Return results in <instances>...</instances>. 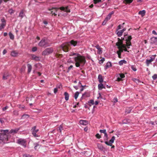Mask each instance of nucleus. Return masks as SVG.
I'll use <instances>...</instances> for the list:
<instances>
[{
  "instance_id": "f257e3e1",
  "label": "nucleus",
  "mask_w": 157,
  "mask_h": 157,
  "mask_svg": "<svg viewBox=\"0 0 157 157\" xmlns=\"http://www.w3.org/2000/svg\"><path fill=\"white\" fill-rule=\"evenodd\" d=\"M118 41L116 43V45L118 47L119 50L117 51V53L118 57L121 58V52L124 51L129 52L128 51V49L129 48V46L131 45L130 40L132 39V37L131 36H129L126 38L125 40V44H123L122 41L119 38H118Z\"/></svg>"
},
{
  "instance_id": "f03ea898",
  "label": "nucleus",
  "mask_w": 157,
  "mask_h": 157,
  "mask_svg": "<svg viewBox=\"0 0 157 157\" xmlns=\"http://www.w3.org/2000/svg\"><path fill=\"white\" fill-rule=\"evenodd\" d=\"M69 55L71 56H75L73 59L75 63V66L77 67H83L86 63V60L85 57L78 53L71 52Z\"/></svg>"
},
{
  "instance_id": "7ed1b4c3",
  "label": "nucleus",
  "mask_w": 157,
  "mask_h": 157,
  "mask_svg": "<svg viewBox=\"0 0 157 157\" xmlns=\"http://www.w3.org/2000/svg\"><path fill=\"white\" fill-rule=\"evenodd\" d=\"M19 129H11L10 131L8 130H1V132L2 133L1 135L0 139L5 143H7L8 139L10 138V134L12 135L16 133Z\"/></svg>"
},
{
  "instance_id": "20e7f679",
  "label": "nucleus",
  "mask_w": 157,
  "mask_h": 157,
  "mask_svg": "<svg viewBox=\"0 0 157 157\" xmlns=\"http://www.w3.org/2000/svg\"><path fill=\"white\" fill-rule=\"evenodd\" d=\"M77 41L72 40L70 42L65 43L62 44L60 47L64 51L67 52L68 51L69 47L70 46V44L74 46H75L77 45Z\"/></svg>"
},
{
  "instance_id": "39448f33",
  "label": "nucleus",
  "mask_w": 157,
  "mask_h": 157,
  "mask_svg": "<svg viewBox=\"0 0 157 157\" xmlns=\"http://www.w3.org/2000/svg\"><path fill=\"white\" fill-rule=\"evenodd\" d=\"M59 9L67 12H70V10L68 8V6L66 7H61L60 8H52L51 9H49V10L51 11V13L54 16H56L57 15V14L56 12Z\"/></svg>"
},
{
  "instance_id": "423d86ee",
  "label": "nucleus",
  "mask_w": 157,
  "mask_h": 157,
  "mask_svg": "<svg viewBox=\"0 0 157 157\" xmlns=\"http://www.w3.org/2000/svg\"><path fill=\"white\" fill-rule=\"evenodd\" d=\"M53 51V49L52 48H48L42 52V55L43 56L48 55L52 53Z\"/></svg>"
},
{
  "instance_id": "0eeeda50",
  "label": "nucleus",
  "mask_w": 157,
  "mask_h": 157,
  "mask_svg": "<svg viewBox=\"0 0 157 157\" xmlns=\"http://www.w3.org/2000/svg\"><path fill=\"white\" fill-rule=\"evenodd\" d=\"M39 46L43 47L44 46H48L50 45L48 44L47 39H43L38 44Z\"/></svg>"
},
{
  "instance_id": "6e6552de",
  "label": "nucleus",
  "mask_w": 157,
  "mask_h": 157,
  "mask_svg": "<svg viewBox=\"0 0 157 157\" xmlns=\"http://www.w3.org/2000/svg\"><path fill=\"white\" fill-rule=\"evenodd\" d=\"M17 143L22 146L24 147H25L26 146V141L25 139H19L17 140Z\"/></svg>"
},
{
  "instance_id": "1a4fd4ad",
  "label": "nucleus",
  "mask_w": 157,
  "mask_h": 157,
  "mask_svg": "<svg viewBox=\"0 0 157 157\" xmlns=\"http://www.w3.org/2000/svg\"><path fill=\"white\" fill-rule=\"evenodd\" d=\"M155 56H156L155 55L152 56L150 57V59H146V63L147 66H148L149 65L150 63H151V62L153 61L154 60V59H155Z\"/></svg>"
},
{
  "instance_id": "9d476101",
  "label": "nucleus",
  "mask_w": 157,
  "mask_h": 157,
  "mask_svg": "<svg viewBox=\"0 0 157 157\" xmlns=\"http://www.w3.org/2000/svg\"><path fill=\"white\" fill-rule=\"evenodd\" d=\"M36 126H34L31 129V131L32 132V133L35 137H38V136L36 134V133L39 131V129H36Z\"/></svg>"
},
{
  "instance_id": "9b49d317",
  "label": "nucleus",
  "mask_w": 157,
  "mask_h": 157,
  "mask_svg": "<svg viewBox=\"0 0 157 157\" xmlns=\"http://www.w3.org/2000/svg\"><path fill=\"white\" fill-rule=\"evenodd\" d=\"M117 79L116 80L117 81H120L122 80V78L125 77L123 73L118 74L117 75Z\"/></svg>"
},
{
  "instance_id": "f8f14e48",
  "label": "nucleus",
  "mask_w": 157,
  "mask_h": 157,
  "mask_svg": "<svg viewBox=\"0 0 157 157\" xmlns=\"http://www.w3.org/2000/svg\"><path fill=\"white\" fill-rule=\"evenodd\" d=\"M97 49V53L98 54H101L102 53V48L98 45H97L95 47Z\"/></svg>"
},
{
  "instance_id": "ddd939ff",
  "label": "nucleus",
  "mask_w": 157,
  "mask_h": 157,
  "mask_svg": "<svg viewBox=\"0 0 157 157\" xmlns=\"http://www.w3.org/2000/svg\"><path fill=\"white\" fill-rule=\"evenodd\" d=\"M126 29L124 28L122 30L118 31V30H117L116 32L118 36H121L122 35L123 33L126 30Z\"/></svg>"
},
{
  "instance_id": "4468645a",
  "label": "nucleus",
  "mask_w": 157,
  "mask_h": 157,
  "mask_svg": "<svg viewBox=\"0 0 157 157\" xmlns=\"http://www.w3.org/2000/svg\"><path fill=\"white\" fill-rule=\"evenodd\" d=\"M114 13L113 11H112L109 13L106 16L105 19V21L106 22L107 21L109 20L111 18L112 15Z\"/></svg>"
},
{
  "instance_id": "2eb2a0df",
  "label": "nucleus",
  "mask_w": 157,
  "mask_h": 157,
  "mask_svg": "<svg viewBox=\"0 0 157 157\" xmlns=\"http://www.w3.org/2000/svg\"><path fill=\"white\" fill-rule=\"evenodd\" d=\"M31 57L33 60L35 61H38L40 60V57L37 56L36 55L32 54L31 55Z\"/></svg>"
},
{
  "instance_id": "dca6fc26",
  "label": "nucleus",
  "mask_w": 157,
  "mask_h": 157,
  "mask_svg": "<svg viewBox=\"0 0 157 157\" xmlns=\"http://www.w3.org/2000/svg\"><path fill=\"white\" fill-rule=\"evenodd\" d=\"M79 123L81 124L86 125L88 124V122L85 120H81L79 121Z\"/></svg>"
},
{
  "instance_id": "f3484780",
  "label": "nucleus",
  "mask_w": 157,
  "mask_h": 157,
  "mask_svg": "<svg viewBox=\"0 0 157 157\" xmlns=\"http://www.w3.org/2000/svg\"><path fill=\"white\" fill-rule=\"evenodd\" d=\"M151 42L152 43H157V37H153L151 38Z\"/></svg>"
},
{
  "instance_id": "a211bd4d",
  "label": "nucleus",
  "mask_w": 157,
  "mask_h": 157,
  "mask_svg": "<svg viewBox=\"0 0 157 157\" xmlns=\"http://www.w3.org/2000/svg\"><path fill=\"white\" fill-rule=\"evenodd\" d=\"M27 67L28 68V73H29L31 72L32 70V65L29 64H28L27 65Z\"/></svg>"
},
{
  "instance_id": "6ab92c4d",
  "label": "nucleus",
  "mask_w": 157,
  "mask_h": 157,
  "mask_svg": "<svg viewBox=\"0 0 157 157\" xmlns=\"http://www.w3.org/2000/svg\"><path fill=\"white\" fill-rule=\"evenodd\" d=\"M112 66L111 63L110 62H108L105 66V69L111 67Z\"/></svg>"
},
{
  "instance_id": "aec40b11",
  "label": "nucleus",
  "mask_w": 157,
  "mask_h": 157,
  "mask_svg": "<svg viewBox=\"0 0 157 157\" xmlns=\"http://www.w3.org/2000/svg\"><path fill=\"white\" fill-rule=\"evenodd\" d=\"M145 11L144 10H143L140 11L138 13V14L140 15L142 17H143L145 15Z\"/></svg>"
},
{
  "instance_id": "412c9836",
  "label": "nucleus",
  "mask_w": 157,
  "mask_h": 157,
  "mask_svg": "<svg viewBox=\"0 0 157 157\" xmlns=\"http://www.w3.org/2000/svg\"><path fill=\"white\" fill-rule=\"evenodd\" d=\"M18 54V52L16 51H13L11 52V55L13 56H16Z\"/></svg>"
},
{
  "instance_id": "4be33fe9",
  "label": "nucleus",
  "mask_w": 157,
  "mask_h": 157,
  "mask_svg": "<svg viewBox=\"0 0 157 157\" xmlns=\"http://www.w3.org/2000/svg\"><path fill=\"white\" fill-rule=\"evenodd\" d=\"M98 81L100 83H102L103 82V80L102 78V76L101 75H98Z\"/></svg>"
},
{
  "instance_id": "5701e85b",
  "label": "nucleus",
  "mask_w": 157,
  "mask_h": 157,
  "mask_svg": "<svg viewBox=\"0 0 157 157\" xmlns=\"http://www.w3.org/2000/svg\"><path fill=\"white\" fill-rule=\"evenodd\" d=\"M98 88L99 90H101L103 88H105V87L101 83L99 84L98 86Z\"/></svg>"
},
{
  "instance_id": "b1692460",
  "label": "nucleus",
  "mask_w": 157,
  "mask_h": 157,
  "mask_svg": "<svg viewBox=\"0 0 157 157\" xmlns=\"http://www.w3.org/2000/svg\"><path fill=\"white\" fill-rule=\"evenodd\" d=\"M9 76V74L8 73H5L3 76V79L4 80L6 79Z\"/></svg>"
},
{
  "instance_id": "393cba45",
  "label": "nucleus",
  "mask_w": 157,
  "mask_h": 157,
  "mask_svg": "<svg viewBox=\"0 0 157 157\" xmlns=\"http://www.w3.org/2000/svg\"><path fill=\"white\" fill-rule=\"evenodd\" d=\"M64 95H65V98L66 101H67L69 99V94L67 92H65L64 93Z\"/></svg>"
},
{
  "instance_id": "a878e982",
  "label": "nucleus",
  "mask_w": 157,
  "mask_h": 157,
  "mask_svg": "<svg viewBox=\"0 0 157 157\" xmlns=\"http://www.w3.org/2000/svg\"><path fill=\"white\" fill-rule=\"evenodd\" d=\"M130 122V120L129 119H126L124 120L123 121V123L124 124H127Z\"/></svg>"
},
{
  "instance_id": "bb28decb",
  "label": "nucleus",
  "mask_w": 157,
  "mask_h": 157,
  "mask_svg": "<svg viewBox=\"0 0 157 157\" xmlns=\"http://www.w3.org/2000/svg\"><path fill=\"white\" fill-rule=\"evenodd\" d=\"M88 103L89 106H91L92 105H93L94 104V100H91L89 101Z\"/></svg>"
},
{
  "instance_id": "cd10ccee",
  "label": "nucleus",
  "mask_w": 157,
  "mask_h": 157,
  "mask_svg": "<svg viewBox=\"0 0 157 157\" xmlns=\"http://www.w3.org/2000/svg\"><path fill=\"white\" fill-rule=\"evenodd\" d=\"M126 61L124 60H122L120 61L119 62V64L120 65H122L124 63H126Z\"/></svg>"
},
{
  "instance_id": "c85d7f7f",
  "label": "nucleus",
  "mask_w": 157,
  "mask_h": 157,
  "mask_svg": "<svg viewBox=\"0 0 157 157\" xmlns=\"http://www.w3.org/2000/svg\"><path fill=\"white\" fill-rule=\"evenodd\" d=\"M25 15L24 13L23 10H22L20 12L19 14V17H20L21 18H23Z\"/></svg>"
},
{
  "instance_id": "c756f323",
  "label": "nucleus",
  "mask_w": 157,
  "mask_h": 157,
  "mask_svg": "<svg viewBox=\"0 0 157 157\" xmlns=\"http://www.w3.org/2000/svg\"><path fill=\"white\" fill-rule=\"evenodd\" d=\"M6 25V23H2L0 25V29L2 30L4 29Z\"/></svg>"
},
{
  "instance_id": "7c9ffc66",
  "label": "nucleus",
  "mask_w": 157,
  "mask_h": 157,
  "mask_svg": "<svg viewBox=\"0 0 157 157\" xmlns=\"http://www.w3.org/2000/svg\"><path fill=\"white\" fill-rule=\"evenodd\" d=\"M10 38L11 40H13L14 39V36L12 33L11 32H10L9 33Z\"/></svg>"
},
{
  "instance_id": "2f4dec72",
  "label": "nucleus",
  "mask_w": 157,
  "mask_h": 157,
  "mask_svg": "<svg viewBox=\"0 0 157 157\" xmlns=\"http://www.w3.org/2000/svg\"><path fill=\"white\" fill-rule=\"evenodd\" d=\"M34 145H35L34 148L35 150H36L39 148L40 145L39 144L36 143L34 144Z\"/></svg>"
},
{
  "instance_id": "473e14b6",
  "label": "nucleus",
  "mask_w": 157,
  "mask_h": 157,
  "mask_svg": "<svg viewBox=\"0 0 157 157\" xmlns=\"http://www.w3.org/2000/svg\"><path fill=\"white\" fill-rule=\"evenodd\" d=\"M132 109L131 108H127L126 109L125 113H129L131 111Z\"/></svg>"
},
{
  "instance_id": "72a5a7b5",
  "label": "nucleus",
  "mask_w": 157,
  "mask_h": 157,
  "mask_svg": "<svg viewBox=\"0 0 157 157\" xmlns=\"http://www.w3.org/2000/svg\"><path fill=\"white\" fill-rule=\"evenodd\" d=\"M115 139V137L114 136H113L112 138H111V139L109 141L110 142H111L112 143H113L114 140Z\"/></svg>"
},
{
  "instance_id": "f704fd0d",
  "label": "nucleus",
  "mask_w": 157,
  "mask_h": 157,
  "mask_svg": "<svg viewBox=\"0 0 157 157\" xmlns=\"http://www.w3.org/2000/svg\"><path fill=\"white\" fill-rule=\"evenodd\" d=\"M79 94V93L78 91L76 92L75 93L74 97H75V99H77V98H78V96Z\"/></svg>"
},
{
  "instance_id": "c9c22d12",
  "label": "nucleus",
  "mask_w": 157,
  "mask_h": 157,
  "mask_svg": "<svg viewBox=\"0 0 157 157\" xmlns=\"http://www.w3.org/2000/svg\"><path fill=\"white\" fill-rule=\"evenodd\" d=\"M105 143L107 145H108L110 146H112V144L111 142H110V141H105Z\"/></svg>"
},
{
  "instance_id": "e433bc0d",
  "label": "nucleus",
  "mask_w": 157,
  "mask_h": 157,
  "mask_svg": "<svg viewBox=\"0 0 157 157\" xmlns=\"http://www.w3.org/2000/svg\"><path fill=\"white\" fill-rule=\"evenodd\" d=\"M29 116L28 114H24L22 117V119H25L26 118H28L29 117Z\"/></svg>"
},
{
  "instance_id": "4c0bfd02",
  "label": "nucleus",
  "mask_w": 157,
  "mask_h": 157,
  "mask_svg": "<svg viewBox=\"0 0 157 157\" xmlns=\"http://www.w3.org/2000/svg\"><path fill=\"white\" fill-rule=\"evenodd\" d=\"M131 68L134 71H136L137 70V69H136V67L134 65L131 66Z\"/></svg>"
},
{
  "instance_id": "58836bf2",
  "label": "nucleus",
  "mask_w": 157,
  "mask_h": 157,
  "mask_svg": "<svg viewBox=\"0 0 157 157\" xmlns=\"http://www.w3.org/2000/svg\"><path fill=\"white\" fill-rule=\"evenodd\" d=\"M105 58H102L100 60H99V63L100 64H102L103 63V62L105 61Z\"/></svg>"
},
{
  "instance_id": "ea45409f",
  "label": "nucleus",
  "mask_w": 157,
  "mask_h": 157,
  "mask_svg": "<svg viewBox=\"0 0 157 157\" xmlns=\"http://www.w3.org/2000/svg\"><path fill=\"white\" fill-rule=\"evenodd\" d=\"M23 157H33V156L28 154H24L23 155Z\"/></svg>"
},
{
  "instance_id": "a19ab883",
  "label": "nucleus",
  "mask_w": 157,
  "mask_h": 157,
  "mask_svg": "<svg viewBox=\"0 0 157 157\" xmlns=\"http://www.w3.org/2000/svg\"><path fill=\"white\" fill-rule=\"evenodd\" d=\"M153 80H155L157 78V74H155L152 77Z\"/></svg>"
},
{
  "instance_id": "79ce46f5",
  "label": "nucleus",
  "mask_w": 157,
  "mask_h": 157,
  "mask_svg": "<svg viewBox=\"0 0 157 157\" xmlns=\"http://www.w3.org/2000/svg\"><path fill=\"white\" fill-rule=\"evenodd\" d=\"M124 1L127 3H130L132 2L133 0H124Z\"/></svg>"
},
{
  "instance_id": "37998d69",
  "label": "nucleus",
  "mask_w": 157,
  "mask_h": 157,
  "mask_svg": "<svg viewBox=\"0 0 157 157\" xmlns=\"http://www.w3.org/2000/svg\"><path fill=\"white\" fill-rule=\"evenodd\" d=\"M101 0H94L95 4L99 2H101Z\"/></svg>"
},
{
  "instance_id": "c03bdc74",
  "label": "nucleus",
  "mask_w": 157,
  "mask_h": 157,
  "mask_svg": "<svg viewBox=\"0 0 157 157\" xmlns=\"http://www.w3.org/2000/svg\"><path fill=\"white\" fill-rule=\"evenodd\" d=\"M89 94L86 93H85L84 94H83L82 95V98L84 96H86V97H88L89 96Z\"/></svg>"
},
{
  "instance_id": "a18cd8bd",
  "label": "nucleus",
  "mask_w": 157,
  "mask_h": 157,
  "mask_svg": "<svg viewBox=\"0 0 157 157\" xmlns=\"http://www.w3.org/2000/svg\"><path fill=\"white\" fill-rule=\"evenodd\" d=\"M100 132L101 133H102L105 134L106 132V130L105 129L100 130Z\"/></svg>"
},
{
  "instance_id": "49530a36",
  "label": "nucleus",
  "mask_w": 157,
  "mask_h": 157,
  "mask_svg": "<svg viewBox=\"0 0 157 157\" xmlns=\"http://www.w3.org/2000/svg\"><path fill=\"white\" fill-rule=\"evenodd\" d=\"M37 47H33L32 49V51L33 52L36 51L37 50Z\"/></svg>"
},
{
  "instance_id": "de8ad7c7",
  "label": "nucleus",
  "mask_w": 157,
  "mask_h": 157,
  "mask_svg": "<svg viewBox=\"0 0 157 157\" xmlns=\"http://www.w3.org/2000/svg\"><path fill=\"white\" fill-rule=\"evenodd\" d=\"M113 101L114 103H115L118 101V100L117 98H114L113 99Z\"/></svg>"
},
{
  "instance_id": "09e8293b",
  "label": "nucleus",
  "mask_w": 157,
  "mask_h": 157,
  "mask_svg": "<svg viewBox=\"0 0 157 157\" xmlns=\"http://www.w3.org/2000/svg\"><path fill=\"white\" fill-rule=\"evenodd\" d=\"M63 129V126L62 125L59 126V130L60 131V132H61L62 130Z\"/></svg>"
},
{
  "instance_id": "8fccbe9b",
  "label": "nucleus",
  "mask_w": 157,
  "mask_h": 157,
  "mask_svg": "<svg viewBox=\"0 0 157 157\" xmlns=\"http://www.w3.org/2000/svg\"><path fill=\"white\" fill-rule=\"evenodd\" d=\"M9 12L10 14H12L14 12L13 10L12 9H10L9 10Z\"/></svg>"
},
{
  "instance_id": "3c124183",
  "label": "nucleus",
  "mask_w": 157,
  "mask_h": 157,
  "mask_svg": "<svg viewBox=\"0 0 157 157\" xmlns=\"http://www.w3.org/2000/svg\"><path fill=\"white\" fill-rule=\"evenodd\" d=\"M1 21L2 23H6V21L4 18H2L1 19Z\"/></svg>"
},
{
  "instance_id": "603ef678",
  "label": "nucleus",
  "mask_w": 157,
  "mask_h": 157,
  "mask_svg": "<svg viewBox=\"0 0 157 157\" xmlns=\"http://www.w3.org/2000/svg\"><path fill=\"white\" fill-rule=\"evenodd\" d=\"M96 137L98 139H100L101 138V136L98 133L96 135Z\"/></svg>"
},
{
  "instance_id": "864d4df0",
  "label": "nucleus",
  "mask_w": 157,
  "mask_h": 157,
  "mask_svg": "<svg viewBox=\"0 0 157 157\" xmlns=\"http://www.w3.org/2000/svg\"><path fill=\"white\" fill-rule=\"evenodd\" d=\"M25 67H23L21 69V72H24L25 70Z\"/></svg>"
},
{
  "instance_id": "5fc2aeb1",
  "label": "nucleus",
  "mask_w": 157,
  "mask_h": 157,
  "mask_svg": "<svg viewBox=\"0 0 157 157\" xmlns=\"http://www.w3.org/2000/svg\"><path fill=\"white\" fill-rule=\"evenodd\" d=\"M8 108V107L7 106H6L5 107L3 108H2V110L3 111H4L6 110V109H7Z\"/></svg>"
},
{
  "instance_id": "6e6d98bb",
  "label": "nucleus",
  "mask_w": 157,
  "mask_h": 157,
  "mask_svg": "<svg viewBox=\"0 0 157 157\" xmlns=\"http://www.w3.org/2000/svg\"><path fill=\"white\" fill-rule=\"evenodd\" d=\"M57 91H58V90H57V88H56L54 89V93L56 94Z\"/></svg>"
},
{
  "instance_id": "4d7b16f0",
  "label": "nucleus",
  "mask_w": 157,
  "mask_h": 157,
  "mask_svg": "<svg viewBox=\"0 0 157 157\" xmlns=\"http://www.w3.org/2000/svg\"><path fill=\"white\" fill-rule=\"evenodd\" d=\"M134 81L137 83H138L139 82V80L138 79L136 78H135L134 80Z\"/></svg>"
},
{
  "instance_id": "13d9d810",
  "label": "nucleus",
  "mask_w": 157,
  "mask_h": 157,
  "mask_svg": "<svg viewBox=\"0 0 157 157\" xmlns=\"http://www.w3.org/2000/svg\"><path fill=\"white\" fill-rule=\"evenodd\" d=\"M6 52H7L6 50L5 49H4L3 50L2 53H3V55H5L6 53Z\"/></svg>"
},
{
  "instance_id": "bf43d9fd",
  "label": "nucleus",
  "mask_w": 157,
  "mask_h": 157,
  "mask_svg": "<svg viewBox=\"0 0 157 157\" xmlns=\"http://www.w3.org/2000/svg\"><path fill=\"white\" fill-rule=\"evenodd\" d=\"M152 33L153 34L155 35H157V33L156 31L155 30H153L152 32Z\"/></svg>"
},
{
  "instance_id": "052dcab7",
  "label": "nucleus",
  "mask_w": 157,
  "mask_h": 157,
  "mask_svg": "<svg viewBox=\"0 0 157 157\" xmlns=\"http://www.w3.org/2000/svg\"><path fill=\"white\" fill-rule=\"evenodd\" d=\"M121 25H119L117 27V30H119L121 29Z\"/></svg>"
},
{
  "instance_id": "680f3d73",
  "label": "nucleus",
  "mask_w": 157,
  "mask_h": 157,
  "mask_svg": "<svg viewBox=\"0 0 157 157\" xmlns=\"http://www.w3.org/2000/svg\"><path fill=\"white\" fill-rule=\"evenodd\" d=\"M73 67V66L72 65L70 66L68 68V70H70Z\"/></svg>"
},
{
  "instance_id": "e2e57ef3",
  "label": "nucleus",
  "mask_w": 157,
  "mask_h": 157,
  "mask_svg": "<svg viewBox=\"0 0 157 157\" xmlns=\"http://www.w3.org/2000/svg\"><path fill=\"white\" fill-rule=\"evenodd\" d=\"M79 104V102H78L76 105H74L73 107L74 108H76L77 106V105H78Z\"/></svg>"
},
{
  "instance_id": "0e129e2a",
  "label": "nucleus",
  "mask_w": 157,
  "mask_h": 157,
  "mask_svg": "<svg viewBox=\"0 0 157 157\" xmlns=\"http://www.w3.org/2000/svg\"><path fill=\"white\" fill-rule=\"evenodd\" d=\"M13 113L14 115H17V112L16 111H14L13 112Z\"/></svg>"
},
{
  "instance_id": "69168bd1",
  "label": "nucleus",
  "mask_w": 157,
  "mask_h": 157,
  "mask_svg": "<svg viewBox=\"0 0 157 157\" xmlns=\"http://www.w3.org/2000/svg\"><path fill=\"white\" fill-rule=\"evenodd\" d=\"M61 87V85H60L59 86H57L56 88H57H57H60Z\"/></svg>"
},
{
  "instance_id": "338daca9",
  "label": "nucleus",
  "mask_w": 157,
  "mask_h": 157,
  "mask_svg": "<svg viewBox=\"0 0 157 157\" xmlns=\"http://www.w3.org/2000/svg\"><path fill=\"white\" fill-rule=\"evenodd\" d=\"M98 103V101H96L95 102H94L95 104V105H97Z\"/></svg>"
},
{
  "instance_id": "774afa93",
  "label": "nucleus",
  "mask_w": 157,
  "mask_h": 157,
  "mask_svg": "<svg viewBox=\"0 0 157 157\" xmlns=\"http://www.w3.org/2000/svg\"><path fill=\"white\" fill-rule=\"evenodd\" d=\"M104 136L105 137H107V136H108V135H107V134L106 133V132L104 134Z\"/></svg>"
}]
</instances>
